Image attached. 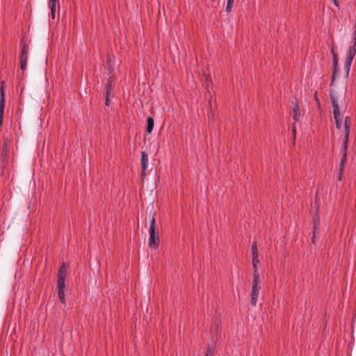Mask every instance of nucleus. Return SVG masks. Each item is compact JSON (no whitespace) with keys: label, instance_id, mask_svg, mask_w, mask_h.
I'll use <instances>...</instances> for the list:
<instances>
[{"label":"nucleus","instance_id":"f257e3e1","mask_svg":"<svg viewBox=\"0 0 356 356\" xmlns=\"http://www.w3.org/2000/svg\"><path fill=\"white\" fill-rule=\"evenodd\" d=\"M350 118L349 117H346L344 120V138L343 140V157L340 163V170H342L346 161V156H347V148H348V137L350 134Z\"/></svg>","mask_w":356,"mask_h":356},{"label":"nucleus","instance_id":"f03ea898","mask_svg":"<svg viewBox=\"0 0 356 356\" xmlns=\"http://www.w3.org/2000/svg\"><path fill=\"white\" fill-rule=\"evenodd\" d=\"M149 233V245L150 248L156 249L159 245V238L156 232V219L154 216L150 220Z\"/></svg>","mask_w":356,"mask_h":356},{"label":"nucleus","instance_id":"7ed1b4c3","mask_svg":"<svg viewBox=\"0 0 356 356\" xmlns=\"http://www.w3.org/2000/svg\"><path fill=\"white\" fill-rule=\"evenodd\" d=\"M259 290V273L257 270H255L253 273L252 289L251 296V304L252 306H255L257 304Z\"/></svg>","mask_w":356,"mask_h":356},{"label":"nucleus","instance_id":"20e7f679","mask_svg":"<svg viewBox=\"0 0 356 356\" xmlns=\"http://www.w3.org/2000/svg\"><path fill=\"white\" fill-rule=\"evenodd\" d=\"M67 274V266L63 264L60 267L57 277L58 291H65V278Z\"/></svg>","mask_w":356,"mask_h":356},{"label":"nucleus","instance_id":"39448f33","mask_svg":"<svg viewBox=\"0 0 356 356\" xmlns=\"http://www.w3.org/2000/svg\"><path fill=\"white\" fill-rule=\"evenodd\" d=\"M332 106L333 108V115L335 120L336 127L341 129L343 126V121L340 118L339 107L337 98L334 95H331Z\"/></svg>","mask_w":356,"mask_h":356},{"label":"nucleus","instance_id":"423d86ee","mask_svg":"<svg viewBox=\"0 0 356 356\" xmlns=\"http://www.w3.org/2000/svg\"><path fill=\"white\" fill-rule=\"evenodd\" d=\"M355 47L356 46H353V45L352 47H350V48L348 49L347 54H346V60H345V64H344V68L346 71V76H348V74H349V72L350 70V67H351V63H352V61H353V58L356 53Z\"/></svg>","mask_w":356,"mask_h":356},{"label":"nucleus","instance_id":"0eeeda50","mask_svg":"<svg viewBox=\"0 0 356 356\" xmlns=\"http://www.w3.org/2000/svg\"><path fill=\"white\" fill-rule=\"evenodd\" d=\"M148 161L149 158L147 154L145 152H142L140 162L142 167V175L143 177L145 176V171L147 170L148 167Z\"/></svg>","mask_w":356,"mask_h":356},{"label":"nucleus","instance_id":"6e6552de","mask_svg":"<svg viewBox=\"0 0 356 356\" xmlns=\"http://www.w3.org/2000/svg\"><path fill=\"white\" fill-rule=\"evenodd\" d=\"M49 6L51 8L52 18L54 19L55 18V14L56 11L57 0H49Z\"/></svg>","mask_w":356,"mask_h":356},{"label":"nucleus","instance_id":"1a4fd4ad","mask_svg":"<svg viewBox=\"0 0 356 356\" xmlns=\"http://www.w3.org/2000/svg\"><path fill=\"white\" fill-rule=\"evenodd\" d=\"M154 119L152 117H148L147 119V132L151 133L152 131V129L154 128Z\"/></svg>","mask_w":356,"mask_h":356},{"label":"nucleus","instance_id":"9d476101","mask_svg":"<svg viewBox=\"0 0 356 356\" xmlns=\"http://www.w3.org/2000/svg\"><path fill=\"white\" fill-rule=\"evenodd\" d=\"M28 56H20V68L24 72L26 69Z\"/></svg>","mask_w":356,"mask_h":356},{"label":"nucleus","instance_id":"9b49d317","mask_svg":"<svg viewBox=\"0 0 356 356\" xmlns=\"http://www.w3.org/2000/svg\"><path fill=\"white\" fill-rule=\"evenodd\" d=\"M111 90H112V88H111V83H108L107 90H106V106H109V96H110V93H111Z\"/></svg>","mask_w":356,"mask_h":356},{"label":"nucleus","instance_id":"f8f14e48","mask_svg":"<svg viewBox=\"0 0 356 356\" xmlns=\"http://www.w3.org/2000/svg\"><path fill=\"white\" fill-rule=\"evenodd\" d=\"M259 263L258 254H254V256H252V266L254 268V271L257 269V265Z\"/></svg>","mask_w":356,"mask_h":356},{"label":"nucleus","instance_id":"ddd939ff","mask_svg":"<svg viewBox=\"0 0 356 356\" xmlns=\"http://www.w3.org/2000/svg\"><path fill=\"white\" fill-rule=\"evenodd\" d=\"M318 223H319V218H318V217H315L314 218V236H313V238H312L314 243H315L316 227V226L318 225Z\"/></svg>","mask_w":356,"mask_h":356},{"label":"nucleus","instance_id":"4468645a","mask_svg":"<svg viewBox=\"0 0 356 356\" xmlns=\"http://www.w3.org/2000/svg\"><path fill=\"white\" fill-rule=\"evenodd\" d=\"M28 52H29V46L26 44H24L22 47L21 56H28Z\"/></svg>","mask_w":356,"mask_h":356},{"label":"nucleus","instance_id":"2eb2a0df","mask_svg":"<svg viewBox=\"0 0 356 356\" xmlns=\"http://www.w3.org/2000/svg\"><path fill=\"white\" fill-rule=\"evenodd\" d=\"M58 297L62 304H65V291H58Z\"/></svg>","mask_w":356,"mask_h":356},{"label":"nucleus","instance_id":"dca6fc26","mask_svg":"<svg viewBox=\"0 0 356 356\" xmlns=\"http://www.w3.org/2000/svg\"><path fill=\"white\" fill-rule=\"evenodd\" d=\"M254 254H257V243H256V242H253L252 245V256H254Z\"/></svg>","mask_w":356,"mask_h":356},{"label":"nucleus","instance_id":"f3484780","mask_svg":"<svg viewBox=\"0 0 356 356\" xmlns=\"http://www.w3.org/2000/svg\"><path fill=\"white\" fill-rule=\"evenodd\" d=\"M337 58H336L335 54H334V72H333V76H332L333 79L334 77L335 72L337 71Z\"/></svg>","mask_w":356,"mask_h":356},{"label":"nucleus","instance_id":"a211bd4d","mask_svg":"<svg viewBox=\"0 0 356 356\" xmlns=\"http://www.w3.org/2000/svg\"><path fill=\"white\" fill-rule=\"evenodd\" d=\"M293 113H294V120H297V118H298V108H295L293 109Z\"/></svg>","mask_w":356,"mask_h":356},{"label":"nucleus","instance_id":"6ab92c4d","mask_svg":"<svg viewBox=\"0 0 356 356\" xmlns=\"http://www.w3.org/2000/svg\"><path fill=\"white\" fill-rule=\"evenodd\" d=\"M232 6H232V5L227 4V6H226V11L227 13H229L231 11L232 8Z\"/></svg>","mask_w":356,"mask_h":356},{"label":"nucleus","instance_id":"aec40b11","mask_svg":"<svg viewBox=\"0 0 356 356\" xmlns=\"http://www.w3.org/2000/svg\"><path fill=\"white\" fill-rule=\"evenodd\" d=\"M234 0H227V4L233 6Z\"/></svg>","mask_w":356,"mask_h":356},{"label":"nucleus","instance_id":"412c9836","mask_svg":"<svg viewBox=\"0 0 356 356\" xmlns=\"http://www.w3.org/2000/svg\"><path fill=\"white\" fill-rule=\"evenodd\" d=\"M331 1L334 3V6H339L337 0H331Z\"/></svg>","mask_w":356,"mask_h":356},{"label":"nucleus","instance_id":"4be33fe9","mask_svg":"<svg viewBox=\"0 0 356 356\" xmlns=\"http://www.w3.org/2000/svg\"><path fill=\"white\" fill-rule=\"evenodd\" d=\"M204 356H212L211 354L210 353H207Z\"/></svg>","mask_w":356,"mask_h":356},{"label":"nucleus","instance_id":"5701e85b","mask_svg":"<svg viewBox=\"0 0 356 356\" xmlns=\"http://www.w3.org/2000/svg\"><path fill=\"white\" fill-rule=\"evenodd\" d=\"M210 84H211V83H210V82H207V88H209V86H210Z\"/></svg>","mask_w":356,"mask_h":356}]
</instances>
